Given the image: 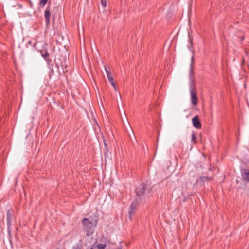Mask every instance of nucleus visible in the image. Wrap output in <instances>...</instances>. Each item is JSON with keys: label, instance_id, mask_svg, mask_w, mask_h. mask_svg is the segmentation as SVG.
<instances>
[{"label": "nucleus", "instance_id": "1", "mask_svg": "<svg viewBox=\"0 0 249 249\" xmlns=\"http://www.w3.org/2000/svg\"><path fill=\"white\" fill-rule=\"evenodd\" d=\"M82 224L84 229L87 231V235L90 236L94 232L93 228L96 226L97 220H90L88 218H85L82 220Z\"/></svg>", "mask_w": 249, "mask_h": 249}, {"label": "nucleus", "instance_id": "2", "mask_svg": "<svg viewBox=\"0 0 249 249\" xmlns=\"http://www.w3.org/2000/svg\"><path fill=\"white\" fill-rule=\"evenodd\" d=\"M190 92L191 103L194 105H196L198 102V98L196 95V89L193 80L190 84Z\"/></svg>", "mask_w": 249, "mask_h": 249}, {"label": "nucleus", "instance_id": "3", "mask_svg": "<svg viewBox=\"0 0 249 249\" xmlns=\"http://www.w3.org/2000/svg\"><path fill=\"white\" fill-rule=\"evenodd\" d=\"M193 126L197 129H200L201 127V123L199 121L198 116H196L192 119Z\"/></svg>", "mask_w": 249, "mask_h": 249}, {"label": "nucleus", "instance_id": "4", "mask_svg": "<svg viewBox=\"0 0 249 249\" xmlns=\"http://www.w3.org/2000/svg\"><path fill=\"white\" fill-rule=\"evenodd\" d=\"M241 176L243 180L247 182H249V170L243 169L241 170Z\"/></svg>", "mask_w": 249, "mask_h": 249}, {"label": "nucleus", "instance_id": "5", "mask_svg": "<svg viewBox=\"0 0 249 249\" xmlns=\"http://www.w3.org/2000/svg\"><path fill=\"white\" fill-rule=\"evenodd\" d=\"M144 192L145 187L142 185L139 186L136 189V193L137 196H142L144 194Z\"/></svg>", "mask_w": 249, "mask_h": 249}, {"label": "nucleus", "instance_id": "6", "mask_svg": "<svg viewBox=\"0 0 249 249\" xmlns=\"http://www.w3.org/2000/svg\"><path fill=\"white\" fill-rule=\"evenodd\" d=\"M51 15L50 11L49 10H46L45 11L44 17L46 26L50 24V17Z\"/></svg>", "mask_w": 249, "mask_h": 249}, {"label": "nucleus", "instance_id": "7", "mask_svg": "<svg viewBox=\"0 0 249 249\" xmlns=\"http://www.w3.org/2000/svg\"><path fill=\"white\" fill-rule=\"evenodd\" d=\"M137 203L135 202H133L130 205V209L128 213L130 214V218L131 219V216L134 214L135 210L136 208Z\"/></svg>", "mask_w": 249, "mask_h": 249}, {"label": "nucleus", "instance_id": "8", "mask_svg": "<svg viewBox=\"0 0 249 249\" xmlns=\"http://www.w3.org/2000/svg\"><path fill=\"white\" fill-rule=\"evenodd\" d=\"M106 246L105 244H99L97 246L93 245L90 249H105Z\"/></svg>", "mask_w": 249, "mask_h": 249}, {"label": "nucleus", "instance_id": "9", "mask_svg": "<svg viewBox=\"0 0 249 249\" xmlns=\"http://www.w3.org/2000/svg\"><path fill=\"white\" fill-rule=\"evenodd\" d=\"M105 70L106 72L107 77V78L109 77L110 76H112L111 74V71L110 70V69L109 66H104Z\"/></svg>", "mask_w": 249, "mask_h": 249}, {"label": "nucleus", "instance_id": "10", "mask_svg": "<svg viewBox=\"0 0 249 249\" xmlns=\"http://www.w3.org/2000/svg\"><path fill=\"white\" fill-rule=\"evenodd\" d=\"M11 214L10 213V211L8 210L7 212V223L8 226L11 225Z\"/></svg>", "mask_w": 249, "mask_h": 249}, {"label": "nucleus", "instance_id": "11", "mask_svg": "<svg viewBox=\"0 0 249 249\" xmlns=\"http://www.w3.org/2000/svg\"><path fill=\"white\" fill-rule=\"evenodd\" d=\"M191 61L192 62H191V66H190V75L191 78L193 76V57H192L191 58Z\"/></svg>", "mask_w": 249, "mask_h": 249}, {"label": "nucleus", "instance_id": "12", "mask_svg": "<svg viewBox=\"0 0 249 249\" xmlns=\"http://www.w3.org/2000/svg\"><path fill=\"white\" fill-rule=\"evenodd\" d=\"M200 179L202 181H209L211 179L210 177H201Z\"/></svg>", "mask_w": 249, "mask_h": 249}, {"label": "nucleus", "instance_id": "13", "mask_svg": "<svg viewBox=\"0 0 249 249\" xmlns=\"http://www.w3.org/2000/svg\"><path fill=\"white\" fill-rule=\"evenodd\" d=\"M48 0H40L39 6L41 7H43L46 4Z\"/></svg>", "mask_w": 249, "mask_h": 249}, {"label": "nucleus", "instance_id": "14", "mask_svg": "<svg viewBox=\"0 0 249 249\" xmlns=\"http://www.w3.org/2000/svg\"><path fill=\"white\" fill-rule=\"evenodd\" d=\"M108 81L111 83L112 86H114L115 81H114V79L112 76H110L109 77L107 78Z\"/></svg>", "mask_w": 249, "mask_h": 249}, {"label": "nucleus", "instance_id": "15", "mask_svg": "<svg viewBox=\"0 0 249 249\" xmlns=\"http://www.w3.org/2000/svg\"><path fill=\"white\" fill-rule=\"evenodd\" d=\"M191 141L192 142H196L195 140H196V137H195V134H194V132H193L192 133V135H191Z\"/></svg>", "mask_w": 249, "mask_h": 249}, {"label": "nucleus", "instance_id": "16", "mask_svg": "<svg viewBox=\"0 0 249 249\" xmlns=\"http://www.w3.org/2000/svg\"><path fill=\"white\" fill-rule=\"evenodd\" d=\"M101 3L103 7H105L107 6V1L106 0H100Z\"/></svg>", "mask_w": 249, "mask_h": 249}, {"label": "nucleus", "instance_id": "17", "mask_svg": "<svg viewBox=\"0 0 249 249\" xmlns=\"http://www.w3.org/2000/svg\"><path fill=\"white\" fill-rule=\"evenodd\" d=\"M113 86V88H114V90H115L116 91H117V88H116V84H115V83H114V86Z\"/></svg>", "mask_w": 249, "mask_h": 249}, {"label": "nucleus", "instance_id": "18", "mask_svg": "<svg viewBox=\"0 0 249 249\" xmlns=\"http://www.w3.org/2000/svg\"><path fill=\"white\" fill-rule=\"evenodd\" d=\"M49 56V54L47 52H46V53L44 55H43V56L44 57H48Z\"/></svg>", "mask_w": 249, "mask_h": 249}, {"label": "nucleus", "instance_id": "19", "mask_svg": "<svg viewBox=\"0 0 249 249\" xmlns=\"http://www.w3.org/2000/svg\"><path fill=\"white\" fill-rule=\"evenodd\" d=\"M125 121H126V123H127L128 124V120H127V119L126 118V116H125Z\"/></svg>", "mask_w": 249, "mask_h": 249}, {"label": "nucleus", "instance_id": "20", "mask_svg": "<svg viewBox=\"0 0 249 249\" xmlns=\"http://www.w3.org/2000/svg\"><path fill=\"white\" fill-rule=\"evenodd\" d=\"M121 118H122V121H123V124H125L124 121L123 120V117H122Z\"/></svg>", "mask_w": 249, "mask_h": 249}]
</instances>
